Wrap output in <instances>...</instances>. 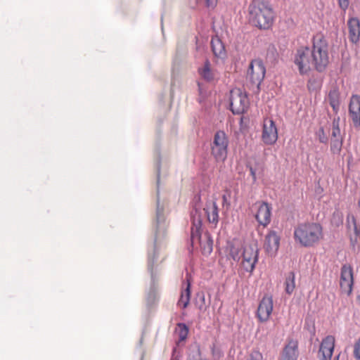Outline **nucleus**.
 I'll use <instances>...</instances> for the list:
<instances>
[{
	"instance_id": "f257e3e1",
	"label": "nucleus",
	"mask_w": 360,
	"mask_h": 360,
	"mask_svg": "<svg viewBox=\"0 0 360 360\" xmlns=\"http://www.w3.org/2000/svg\"><path fill=\"white\" fill-rule=\"evenodd\" d=\"M200 200V195L195 196V205L191 214L192 221L191 239L193 245L199 244L204 255H209L213 250V240L208 232L202 233V212L206 216L207 221L215 228L219 222V208L215 201L208 200L202 211L198 202Z\"/></svg>"
},
{
	"instance_id": "f03ea898",
	"label": "nucleus",
	"mask_w": 360,
	"mask_h": 360,
	"mask_svg": "<svg viewBox=\"0 0 360 360\" xmlns=\"http://www.w3.org/2000/svg\"><path fill=\"white\" fill-rule=\"evenodd\" d=\"M248 19L254 26L267 30L274 20V12L267 0H252L248 6Z\"/></svg>"
},
{
	"instance_id": "7ed1b4c3",
	"label": "nucleus",
	"mask_w": 360,
	"mask_h": 360,
	"mask_svg": "<svg viewBox=\"0 0 360 360\" xmlns=\"http://www.w3.org/2000/svg\"><path fill=\"white\" fill-rule=\"evenodd\" d=\"M322 237V226L318 223L300 224L294 230L295 240L304 247L314 246Z\"/></svg>"
},
{
	"instance_id": "20e7f679",
	"label": "nucleus",
	"mask_w": 360,
	"mask_h": 360,
	"mask_svg": "<svg viewBox=\"0 0 360 360\" xmlns=\"http://www.w3.org/2000/svg\"><path fill=\"white\" fill-rule=\"evenodd\" d=\"M311 57L313 69L319 72H322L326 69L329 63L328 45L323 37L316 35L313 38Z\"/></svg>"
},
{
	"instance_id": "39448f33",
	"label": "nucleus",
	"mask_w": 360,
	"mask_h": 360,
	"mask_svg": "<svg viewBox=\"0 0 360 360\" xmlns=\"http://www.w3.org/2000/svg\"><path fill=\"white\" fill-rule=\"evenodd\" d=\"M166 229L167 224L165 221V217L164 215L163 208L160 207L159 200H158L156 210V228L154 241L153 255L152 256L150 253H149L148 255V269L150 271L152 280H154L153 266L158 258V240L160 239L162 236L165 235Z\"/></svg>"
},
{
	"instance_id": "423d86ee",
	"label": "nucleus",
	"mask_w": 360,
	"mask_h": 360,
	"mask_svg": "<svg viewBox=\"0 0 360 360\" xmlns=\"http://www.w3.org/2000/svg\"><path fill=\"white\" fill-rule=\"evenodd\" d=\"M229 138L224 131L215 132L211 142V154L217 162H224L228 154Z\"/></svg>"
},
{
	"instance_id": "0eeeda50",
	"label": "nucleus",
	"mask_w": 360,
	"mask_h": 360,
	"mask_svg": "<svg viewBox=\"0 0 360 360\" xmlns=\"http://www.w3.org/2000/svg\"><path fill=\"white\" fill-rule=\"evenodd\" d=\"M311 57V49L308 46H302L297 49L293 61L297 67L300 75L307 74L313 69V62Z\"/></svg>"
},
{
	"instance_id": "6e6552de",
	"label": "nucleus",
	"mask_w": 360,
	"mask_h": 360,
	"mask_svg": "<svg viewBox=\"0 0 360 360\" xmlns=\"http://www.w3.org/2000/svg\"><path fill=\"white\" fill-rule=\"evenodd\" d=\"M229 102L230 110L235 115L244 113L249 105V100L246 94L238 88L231 90Z\"/></svg>"
},
{
	"instance_id": "1a4fd4ad",
	"label": "nucleus",
	"mask_w": 360,
	"mask_h": 360,
	"mask_svg": "<svg viewBox=\"0 0 360 360\" xmlns=\"http://www.w3.org/2000/svg\"><path fill=\"white\" fill-rule=\"evenodd\" d=\"M266 74V69L262 60H252L248 70V77L250 82L259 88Z\"/></svg>"
},
{
	"instance_id": "9d476101",
	"label": "nucleus",
	"mask_w": 360,
	"mask_h": 360,
	"mask_svg": "<svg viewBox=\"0 0 360 360\" xmlns=\"http://www.w3.org/2000/svg\"><path fill=\"white\" fill-rule=\"evenodd\" d=\"M242 257L243 269L247 272L252 273L258 260V249L252 245H246L243 248Z\"/></svg>"
},
{
	"instance_id": "9b49d317",
	"label": "nucleus",
	"mask_w": 360,
	"mask_h": 360,
	"mask_svg": "<svg viewBox=\"0 0 360 360\" xmlns=\"http://www.w3.org/2000/svg\"><path fill=\"white\" fill-rule=\"evenodd\" d=\"M262 139L266 145H273L278 139V130L271 119L266 118L264 120Z\"/></svg>"
},
{
	"instance_id": "f8f14e48",
	"label": "nucleus",
	"mask_w": 360,
	"mask_h": 360,
	"mask_svg": "<svg viewBox=\"0 0 360 360\" xmlns=\"http://www.w3.org/2000/svg\"><path fill=\"white\" fill-rule=\"evenodd\" d=\"M273 311V298L271 296L265 295L260 301L257 311V316L259 321L265 322L269 320Z\"/></svg>"
},
{
	"instance_id": "ddd939ff",
	"label": "nucleus",
	"mask_w": 360,
	"mask_h": 360,
	"mask_svg": "<svg viewBox=\"0 0 360 360\" xmlns=\"http://www.w3.org/2000/svg\"><path fill=\"white\" fill-rule=\"evenodd\" d=\"M353 271L349 265L344 264L341 268L340 288L342 292L349 295L352 290Z\"/></svg>"
},
{
	"instance_id": "4468645a",
	"label": "nucleus",
	"mask_w": 360,
	"mask_h": 360,
	"mask_svg": "<svg viewBox=\"0 0 360 360\" xmlns=\"http://www.w3.org/2000/svg\"><path fill=\"white\" fill-rule=\"evenodd\" d=\"M335 347V338L328 335L321 342L319 350V360H330Z\"/></svg>"
},
{
	"instance_id": "2eb2a0df",
	"label": "nucleus",
	"mask_w": 360,
	"mask_h": 360,
	"mask_svg": "<svg viewBox=\"0 0 360 360\" xmlns=\"http://www.w3.org/2000/svg\"><path fill=\"white\" fill-rule=\"evenodd\" d=\"M280 238L274 231H269L265 237L264 249L271 256L276 254L279 248Z\"/></svg>"
},
{
	"instance_id": "dca6fc26",
	"label": "nucleus",
	"mask_w": 360,
	"mask_h": 360,
	"mask_svg": "<svg viewBox=\"0 0 360 360\" xmlns=\"http://www.w3.org/2000/svg\"><path fill=\"white\" fill-rule=\"evenodd\" d=\"M349 114L355 127L360 126V96L352 95L349 105Z\"/></svg>"
},
{
	"instance_id": "f3484780",
	"label": "nucleus",
	"mask_w": 360,
	"mask_h": 360,
	"mask_svg": "<svg viewBox=\"0 0 360 360\" xmlns=\"http://www.w3.org/2000/svg\"><path fill=\"white\" fill-rule=\"evenodd\" d=\"M271 206L266 202H262L258 208L255 218L258 223L264 226L269 224L271 221Z\"/></svg>"
},
{
	"instance_id": "a211bd4d",
	"label": "nucleus",
	"mask_w": 360,
	"mask_h": 360,
	"mask_svg": "<svg viewBox=\"0 0 360 360\" xmlns=\"http://www.w3.org/2000/svg\"><path fill=\"white\" fill-rule=\"evenodd\" d=\"M298 354V343L291 340L283 348L281 360H297Z\"/></svg>"
},
{
	"instance_id": "6ab92c4d",
	"label": "nucleus",
	"mask_w": 360,
	"mask_h": 360,
	"mask_svg": "<svg viewBox=\"0 0 360 360\" xmlns=\"http://www.w3.org/2000/svg\"><path fill=\"white\" fill-rule=\"evenodd\" d=\"M349 28V37L352 42L356 43L360 37V22L358 18H352L347 22Z\"/></svg>"
},
{
	"instance_id": "aec40b11",
	"label": "nucleus",
	"mask_w": 360,
	"mask_h": 360,
	"mask_svg": "<svg viewBox=\"0 0 360 360\" xmlns=\"http://www.w3.org/2000/svg\"><path fill=\"white\" fill-rule=\"evenodd\" d=\"M211 46L213 54L219 59H224L226 56L225 46L220 39L218 37L212 38Z\"/></svg>"
},
{
	"instance_id": "412c9836",
	"label": "nucleus",
	"mask_w": 360,
	"mask_h": 360,
	"mask_svg": "<svg viewBox=\"0 0 360 360\" xmlns=\"http://www.w3.org/2000/svg\"><path fill=\"white\" fill-rule=\"evenodd\" d=\"M328 99L333 110L337 112L340 108V92L336 86L330 90Z\"/></svg>"
},
{
	"instance_id": "4be33fe9",
	"label": "nucleus",
	"mask_w": 360,
	"mask_h": 360,
	"mask_svg": "<svg viewBox=\"0 0 360 360\" xmlns=\"http://www.w3.org/2000/svg\"><path fill=\"white\" fill-rule=\"evenodd\" d=\"M198 73L205 80L211 82L214 78V74L213 70L211 69V64L209 60H206L202 68L198 69Z\"/></svg>"
},
{
	"instance_id": "5701e85b",
	"label": "nucleus",
	"mask_w": 360,
	"mask_h": 360,
	"mask_svg": "<svg viewBox=\"0 0 360 360\" xmlns=\"http://www.w3.org/2000/svg\"><path fill=\"white\" fill-rule=\"evenodd\" d=\"M190 297H191V283L187 279V285L184 292H182L180 299L178 302V304L179 307L185 309L187 307L188 304L190 302Z\"/></svg>"
},
{
	"instance_id": "b1692460",
	"label": "nucleus",
	"mask_w": 360,
	"mask_h": 360,
	"mask_svg": "<svg viewBox=\"0 0 360 360\" xmlns=\"http://www.w3.org/2000/svg\"><path fill=\"white\" fill-rule=\"evenodd\" d=\"M295 288V276L293 272H290L285 281V291L287 294L291 295Z\"/></svg>"
},
{
	"instance_id": "393cba45",
	"label": "nucleus",
	"mask_w": 360,
	"mask_h": 360,
	"mask_svg": "<svg viewBox=\"0 0 360 360\" xmlns=\"http://www.w3.org/2000/svg\"><path fill=\"white\" fill-rule=\"evenodd\" d=\"M188 360H207L202 356L200 348L199 345L193 347L188 355Z\"/></svg>"
},
{
	"instance_id": "a878e982",
	"label": "nucleus",
	"mask_w": 360,
	"mask_h": 360,
	"mask_svg": "<svg viewBox=\"0 0 360 360\" xmlns=\"http://www.w3.org/2000/svg\"><path fill=\"white\" fill-rule=\"evenodd\" d=\"M342 146V139H331L330 150L333 154H339L341 151Z\"/></svg>"
},
{
	"instance_id": "bb28decb",
	"label": "nucleus",
	"mask_w": 360,
	"mask_h": 360,
	"mask_svg": "<svg viewBox=\"0 0 360 360\" xmlns=\"http://www.w3.org/2000/svg\"><path fill=\"white\" fill-rule=\"evenodd\" d=\"M179 328V340H185L188 334V328L185 323H179L177 324Z\"/></svg>"
},
{
	"instance_id": "cd10ccee",
	"label": "nucleus",
	"mask_w": 360,
	"mask_h": 360,
	"mask_svg": "<svg viewBox=\"0 0 360 360\" xmlns=\"http://www.w3.org/2000/svg\"><path fill=\"white\" fill-rule=\"evenodd\" d=\"M340 118L334 119L333 122L332 137L331 139H340V129L339 127Z\"/></svg>"
},
{
	"instance_id": "c85d7f7f",
	"label": "nucleus",
	"mask_w": 360,
	"mask_h": 360,
	"mask_svg": "<svg viewBox=\"0 0 360 360\" xmlns=\"http://www.w3.org/2000/svg\"><path fill=\"white\" fill-rule=\"evenodd\" d=\"M229 255L234 261H238L240 258V250L235 245H231Z\"/></svg>"
},
{
	"instance_id": "c756f323",
	"label": "nucleus",
	"mask_w": 360,
	"mask_h": 360,
	"mask_svg": "<svg viewBox=\"0 0 360 360\" xmlns=\"http://www.w3.org/2000/svg\"><path fill=\"white\" fill-rule=\"evenodd\" d=\"M317 135L319 136V140L321 143H326L328 142V137L325 134L324 129L323 127H321L319 129Z\"/></svg>"
},
{
	"instance_id": "7c9ffc66",
	"label": "nucleus",
	"mask_w": 360,
	"mask_h": 360,
	"mask_svg": "<svg viewBox=\"0 0 360 360\" xmlns=\"http://www.w3.org/2000/svg\"><path fill=\"white\" fill-rule=\"evenodd\" d=\"M247 360H263V356L259 352L253 351Z\"/></svg>"
},
{
	"instance_id": "2f4dec72",
	"label": "nucleus",
	"mask_w": 360,
	"mask_h": 360,
	"mask_svg": "<svg viewBox=\"0 0 360 360\" xmlns=\"http://www.w3.org/2000/svg\"><path fill=\"white\" fill-rule=\"evenodd\" d=\"M198 296H199L200 301V303L198 304V309L201 311L204 312L207 309V306L205 304V297L204 294L199 295Z\"/></svg>"
},
{
	"instance_id": "473e14b6",
	"label": "nucleus",
	"mask_w": 360,
	"mask_h": 360,
	"mask_svg": "<svg viewBox=\"0 0 360 360\" xmlns=\"http://www.w3.org/2000/svg\"><path fill=\"white\" fill-rule=\"evenodd\" d=\"M354 356L357 359L360 360V338L354 345Z\"/></svg>"
},
{
	"instance_id": "72a5a7b5",
	"label": "nucleus",
	"mask_w": 360,
	"mask_h": 360,
	"mask_svg": "<svg viewBox=\"0 0 360 360\" xmlns=\"http://www.w3.org/2000/svg\"><path fill=\"white\" fill-rule=\"evenodd\" d=\"M338 4L340 7L345 11L349 6V0H338Z\"/></svg>"
},
{
	"instance_id": "f704fd0d",
	"label": "nucleus",
	"mask_w": 360,
	"mask_h": 360,
	"mask_svg": "<svg viewBox=\"0 0 360 360\" xmlns=\"http://www.w3.org/2000/svg\"><path fill=\"white\" fill-rule=\"evenodd\" d=\"M196 1L198 2L199 0H196ZM217 0H205V6L207 8H213L217 5Z\"/></svg>"
},
{
	"instance_id": "c9c22d12",
	"label": "nucleus",
	"mask_w": 360,
	"mask_h": 360,
	"mask_svg": "<svg viewBox=\"0 0 360 360\" xmlns=\"http://www.w3.org/2000/svg\"><path fill=\"white\" fill-rule=\"evenodd\" d=\"M211 349H212V355L214 356H217V358H219L221 356V352H220V350H219V349L216 350L214 346H213Z\"/></svg>"
},
{
	"instance_id": "e433bc0d",
	"label": "nucleus",
	"mask_w": 360,
	"mask_h": 360,
	"mask_svg": "<svg viewBox=\"0 0 360 360\" xmlns=\"http://www.w3.org/2000/svg\"><path fill=\"white\" fill-rule=\"evenodd\" d=\"M250 175L252 176V180L254 182L256 181L257 180V176H256V171L255 169H253L252 167H250Z\"/></svg>"
},
{
	"instance_id": "4c0bfd02",
	"label": "nucleus",
	"mask_w": 360,
	"mask_h": 360,
	"mask_svg": "<svg viewBox=\"0 0 360 360\" xmlns=\"http://www.w3.org/2000/svg\"><path fill=\"white\" fill-rule=\"evenodd\" d=\"M159 179H160V167L158 165V181H157L158 185L159 184Z\"/></svg>"
},
{
	"instance_id": "58836bf2",
	"label": "nucleus",
	"mask_w": 360,
	"mask_h": 360,
	"mask_svg": "<svg viewBox=\"0 0 360 360\" xmlns=\"http://www.w3.org/2000/svg\"><path fill=\"white\" fill-rule=\"evenodd\" d=\"M222 200H223V203L227 202V197L226 195H222Z\"/></svg>"
},
{
	"instance_id": "ea45409f",
	"label": "nucleus",
	"mask_w": 360,
	"mask_h": 360,
	"mask_svg": "<svg viewBox=\"0 0 360 360\" xmlns=\"http://www.w3.org/2000/svg\"><path fill=\"white\" fill-rule=\"evenodd\" d=\"M352 221H353L354 224V229L356 231L357 228H356V224H355V219H354V217H352Z\"/></svg>"
},
{
	"instance_id": "a19ab883",
	"label": "nucleus",
	"mask_w": 360,
	"mask_h": 360,
	"mask_svg": "<svg viewBox=\"0 0 360 360\" xmlns=\"http://www.w3.org/2000/svg\"><path fill=\"white\" fill-rule=\"evenodd\" d=\"M338 359H339V355L336 356L335 360H338Z\"/></svg>"
}]
</instances>
